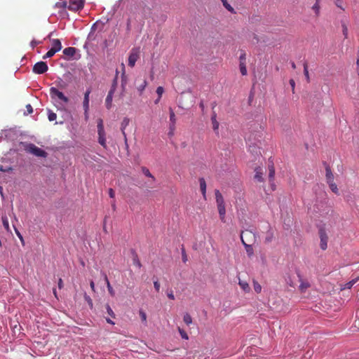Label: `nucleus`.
Masks as SVG:
<instances>
[{
    "instance_id": "nucleus-1",
    "label": "nucleus",
    "mask_w": 359,
    "mask_h": 359,
    "mask_svg": "<svg viewBox=\"0 0 359 359\" xmlns=\"http://www.w3.org/2000/svg\"><path fill=\"white\" fill-rule=\"evenodd\" d=\"M50 95L51 99L55 102L56 107L59 109L64 108L65 104L69 102L68 97L55 87H51L50 88Z\"/></svg>"
},
{
    "instance_id": "nucleus-2",
    "label": "nucleus",
    "mask_w": 359,
    "mask_h": 359,
    "mask_svg": "<svg viewBox=\"0 0 359 359\" xmlns=\"http://www.w3.org/2000/svg\"><path fill=\"white\" fill-rule=\"evenodd\" d=\"M25 150L27 152L30 153L38 157L46 158L47 156V153L44 150L41 149V148L36 147L35 144L32 143L27 144L25 146Z\"/></svg>"
},
{
    "instance_id": "nucleus-3",
    "label": "nucleus",
    "mask_w": 359,
    "mask_h": 359,
    "mask_svg": "<svg viewBox=\"0 0 359 359\" xmlns=\"http://www.w3.org/2000/svg\"><path fill=\"white\" fill-rule=\"evenodd\" d=\"M319 236L320 238V248L322 250H325L327 248L328 236H327L325 229L323 226H320L319 228Z\"/></svg>"
},
{
    "instance_id": "nucleus-4",
    "label": "nucleus",
    "mask_w": 359,
    "mask_h": 359,
    "mask_svg": "<svg viewBox=\"0 0 359 359\" xmlns=\"http://www.w3.org/2000/svg\"><path fill=\"white\" fill-rule=\"evenodd\" d=\"M48 67L45 62H38L33 67V72L35 74H41L46 72Z\"/></svg>"
},
{
    "instance_id": "nucleus-5",
    "label": "nucleus",
    "mask_w": 359,
    "mask_h": 359,
    "mask_svg": "<svg viewBox=\"0 0 359 359\" xmlns=\"http://www.w3.org/2000/svg\"><path fill=\"white\" fill-rule=\"evenodd\" d=\"M243 235H245V236H253L252 231H243L241 233V241L243 244V245L245 246V250H246V252L247 254L248 255V256H251L253 254V249H252V247L251 245H248L247 244L244 239H243Z\"/></svg>"
},
{
    "instance_id": "nucleus-6",
    "label": "nucleus",
    "mask_w": 359,
    "mask_h": 359,
    "mask_svg": "<svg viewBox=\"0 0 359 359\" xmlns=\"http://www.w3.org/2000/svg\"><path fill=\"white\" fill-rule=\"evenodd\" d=\"M85 0H69L68 8L73 11H77L83 8Z\"/></svg>"
},
{
    "instance_id": "nucleus-7",
    "label": "nucleus",
    "mask_w": 359,
    "mask_h": 359,
    "mask_svg": "<svg viewBox=\"0 0 359 359\" xmlns=\"http://www.w3.org/2000/svg\"><path fill=\"white\" fill-rule=\"evenodd\" d=\"M139 57V52L137 50L133 49L128 57V65L133 67Z\"/></svg>"
},
{
    "instance_id": "nucleus-8",
    "label": "nucleus",
    "mask_w": 359,
    "mask_h": 359,
    "mask_svg": "<svg viewBox=\"0 0 359 359\" xmlns=\"http://www.w3.org/2000/svg\"><path fill=\"white\" fill-rule=\"evenodd\" d=\"M98 142L104 148H107L106 133L104 129L97 130Z\"/></svg>"
},
{
    "instance_id": "nucleus-9",
    "label": "nucleus",
    "mask_w": 359,
    "mask_h": 359,
    "mask_svg": "<svg viewBox=\"0 0 359 359\" xmlns=\"http://www.w3.org/2000/svg\"><path fill=\"white\" fill-rule=\"evenodd\" d=\"M298 277L300 282L299 290L301 292H304L309 287H311V283L308 280L302 278L300 274H298Z\"/></svg>"
},
{
    "instance_id": "nucleus-10",
    "label": "nucleus",
    "mask_w": 359,
    "mask_h": 359,
    "mask_svg": "<svg viewBox=\"0 0 359 359\" xmlns=\"http://www.w3.org/2000/svg\"><path fill=\"white\" fill-rule=\"evenodd\" d=\"M275 176V168L273 164L269 165V180L271 187V189H275V184L273 183Z\"/></svg>"
},
{
    "instance_id": "nucleus-11",
    "label": "nucleus",
    "mask_w": 359,
    "mask_h": 359,
    "mask_svg": "<svg viewBox=\"0 0 359 359\" xmlns=\"http://www.w3.org/2000/svg\"><path fill=\"white\" fill-rule=\"evenodd\" d=\"M91 93L90 89L86 90L84 93V97L83 101V107L84 111L89 110V102H90V94Z\"/></svg>"
},
{
    "instance_id": "nucleus-12",
    "label": "nucleus",
    "mask_w": 359,
    "mask_h": 359,
    "mask_svg": "<svg viewBox=\"0 0 359 359\" xmlns=\"http://www.w3.org/2000/svg\"><path fill=\"white\" fill-rule=\"evenodd\" d=\"M51 41V49L55 50L56 53L59 52L62 46L61 41L57 39H53L50 40Z\"/></svg>"
},
{
    "instance_id": "nucleus-13",
    "label": "nucleus",
    "mask_w": 359,
    "mask_h": 359,
    "mask_svg": "<svg viewBox=\"0 0 359 359\" xmlns=\"http://www.w3.org/2000/svg\"><path fill=\"white\" fill-rule=\"evenodd\" d=\"M129 123H130V119L126 117L122 121L121 125V130L122 134L123 135L126 143H127V137H126V134L125 133V130H126V127L129 125Z\"/></svg>"
},
{
    "instance_id": "nucleus-14",
    "label": "nucleus",
    "mask_w": 359,
    "mask_h": 359,
    "mask_svg": "<svg viewBox=\"0 0 359 359\" xmlns=\"http://www.w3.org/2000/svg\"><path fill=\"white\" fill-rule=\"evenodd\" d=\"M215 194L217 206L224 205H225L224 200V198H223L222 194L220 193V191L219 190H215Z\"/></svg>"
},
{
    "instance_id": "nucleus-15",
    "label": "nucleus",
    "mask_w": 359,
    "mask_h": 359,
    "mask_svg": "<svg viewBox=\"0 0 359 359\" xmlns=\"http://www.w3.org/2000/svg\"><path fill=\"white\" fill-rule=\"evenodd\" d=\"M325 171H326L325 177H326L327 183L329 184V183L334 182V175H333L332 170L329 166H326Z\"/></svg>"
},
{
    "instance_id": "nucleus-16",
    "label": "nucleus",
    "mask_w": 359,
    "mask_h": 359,
    "mask_svg": "<svg viewBox=\"0 0 359 359\" xmlns=\"http://www.w3.org/2000/svg\"><path fill=\"white\" fill-rule=\"evenodd\" d=\"M218 212L222 222H225L226 208L225 205L217 206Z\"/></svg>"
},
{
    "instance_id": "nucleus-17",
    "label": "nucleus",
    "mask_w": 359,
    "mask_h": 359,
    "mask_svg": "<svg viewBox=\"0 0 359 359\" xmlns=\"http://www.w3.org/2000/svg\"><path fill=\"white\" fill-rule=\"evenodd\" d=\"M211 121H212V128L214 130V131L215 132H218V130H219V122L217 121V115L215 113H214L211 117Z\"/></svg>"
},
{
    "instance_id": "nucleus-18",
    "label": "nucleus",
    "mask_w": 359,
    "mask_h": 359,
    "mask_svg": "<svg viewBox=\"0 0 359 359\" xmlns=\"http://www.w3.org/2000/svg\"><path fill=\"white\" fill-rule=\"evenodd\" d=\"M255 171V179L256 180H257L258 182H262L264 180V178L262 177V175H263L262 169L261 168H257Z\"/></svg>"
},
{
    "instance_id": "nucleus-19",
    "label": "nucleus",
    "mask_w": 359,
    "mask_h": 359,
    "mask_svg": "<svg viewBox=\"0 0 359 359\" xmlns=\"http://www.w3.org/2000/svg\"><path fill=\"white\" fill-rule=\"evenodd\" d=\"M76 53V48L73 47H68L63 50V54L69 57H73Z\"/></svg>"
},
{
    "instance_id": "nucleus-20",
    "label": "nucleus",
    "mask_w": 359,
    "mask_h": 359,
    "mask_svg": "<svg viewBox=\"0 0 359 359\" xmlns=\"http://www.w3.org/2000/svg\"><path fill=\"white\" fill-rule=\"evenodd\" d=\"M359 280V277H357L349 282L346 283L344 286L341 287L342 290L351 289L354 284H355Z\"/></svg>"
},
{
    "instance_id": "nucleus-21",
    "label": "nucleus",
    "mask_w": 359,
    "mask_h": 359,
    "mask_svg": "<svg viewBox=\"0 0 359 359\" xmlns=\"http://www.w3.org/2000/svg\"><path fill=\"white\" fill-rule=\"evenodd\" d=\"M238 285H240V287L244 292H250V287L249 286V284L247 282L239 280Z\"/></svg>"
},
{
    "instance_id": "nucleus-22",
    "label": "nucleus",
    "mask_w": 359,
    "mask_h": 359,
    "mask_svg": "<svg viewBox=\"0 0 359 359\" xmlns=\"http://www.w3.org/2000/svg\"><path fill=\"white\" fill-rule=\"evenodd\" d=\"M104 280L106 282L107 287V289H108V292H109V293L110 294L111 296L114 297L115 295V292H114V289L112 288V287L111 286L110 283H109V281L108 280V278H107V275L104 274Z\"/></svg>"
},
{
    "instance_id": "nucleus-23",
    "label": "nucleus",
    "mask_w": 359,
    "mask_h": 359,
    "mask_svg": "<svg viewBox=\"0 0 359 359\" xmlns=\"http://www.w3.org/2000/svg\"><path fill=\"white\" fill-rule=\"evenodd\" d=\"M273 236H274V233H273V230L270 228L267 232H266V237H265V242L266 243H270L272 241L273 238Z\"/></svg>"
},
{
    "instance_id": "nucleus-24",
    "label": "nucleus",
    "mask_w": 359,
    "mask_h": 359,
    "mask_svg": "<svg viewBox=\"0 0 359 359\" xmlns=\"http://www.w3.org/2000/svg\"><path fill=\"white\" fill-rule=\"evenodd\" d=\"M199 181H200L201 191L202 192V194L203 195V197L205 198V194H206V183L203 178H201Z\"/></svg>"
},
{
    "instance_id": "nucleus-25",
    "label": "nucleus",
    "mask_w": 359,
    "mask_h": 359,
    "mask_svg": "<svg viewBox=\"0 0 359 359\" xmlns=\"http://www.w3.org/2000/svg\"><path fill=\"white\" fill-rule=\"evenodd\" d=\"M223 6L225 7L226 10H228L231 13H234V9L228 3L227 0H221Z\"/></svg>"
},
{
    "instance_id": "nucleus-26",
    "label": "nucleus",
    "mask_w": 359,
    "mask_h": 359,
    "mask_svg": "<svg viewBox=\"0 0 359 359\" xmlns=\"http://www.w3.org/2000/svg\"><path fill=\"white\" fill-rule=\"evenodd\" d=\"M142 171L145 176L151 178L153 181L155 180L154 177L152 175V174L150 172L148 168H147L146 167H142Z\"/></svg>"
},
{
    "instance_id": "nucleus-27",
    "label": "nucleus",
    "mask_w": 359,
    "mask_h": 359,
    "mask_svg": "<svg viewBox=\"0 0 359 359\" xmlns=\"http://www.w3.org/2000/svg\"><path fill=\"white\" fill-rule=\"evenodd\" d=\"M113 100V95H107L105 100L106 107L110 109L111 107V103Z\"/></svg>"
},
{
    "instance_id": "nucleus-28",
    "label": "nucleus",
    "mask_w": 359,
    "mask_h": 359,
    "mask_svg": "<svg viewBox=\"0 0 359 359\" xmlns=\"http://www.w3.org/2000/svg\"><path fill=\"white\" fill-rule=\"evenodd\" d=\"M183 320L187 325L192 323V318L189 313H185L184 315Z\"/></svg>"
},
{
    "instance_id": "nucleus-29",
    "label": "nucleus",
    "mask_w": 359,
    "mask_h": 359,
    "mask_svg": "<svg viewBox=\"0 0 359 359\" xmlns=\"http://www.w3.org/2000/svg\"><path fill=\"white\" fill-rule=\"evenodd\" d=\"M57 115L50 109H48V118L50 121H53L56 119Z\"/></svg>"
},
{
    "instance_id": "nucleus-30",
    "label": "nucleus",
    "mask_w": 359,
    "mask_h": 359,
    "mask_svg": "<svg viewBox=\"0 0 359 359\" xmlns=\"http://www.w3.org/2000/svg\"><path fill=\"white\" fill-rule=\"evenodd\" d=\"M2 223L6 231H10L9 222L6 216L2 217Z\"/></svg>"
},
{
    "instance_id": "nucleus-31",
    "label": "nucleus",
    "mask_w": 359,
    "mask_h": 359,
    "mask_svg": "<svg viewBox=\"0 0 359 359\" xmlns=\"http://www.w3.org/2000/svg\"><path fill=\"white\" fill-rule=\"evenodd\" d=\"M328 185L333 193H334L336 194H339V189L337 188V184L334 183V182L329 183Z\"/></svg>"
},
{
    "instance_id": "nucleus-32",
    "label": "nucleus",
    "mask_w": 359,
    "mask_h": 359,
    "mask_svg": "<svg viewBox=\"0 0 359 359\" xmlns=\"http://www.w3.org/2000/svg\"><path fill=\"white\" fill-rule=\"evenodd\" d=\"M170 123H176V116L172 108H169Z\"/></svg>"
},
{
    "instance_id": "nucleus-33",
    "label": "nucleus",
    "mask_w": 359,
    "mask_h": 359,
    "mask_svg": "<svg viewBox=\"0 0 359 359\" xmlns=\"http://www.w3.org/2000/svg\"><path fill=\"white\" fill-rule=\"evenodd\" d=\"M55 84L56 86L60 88H62V89H64L66 88V83L61 79H59L58 80H57L55 81Z\"/></svg>"
},
{
    "instance_id": "nucleus-34",
    "label": "nucleus",
    "mask_w": 359,
    "mask_h": 359,
    "mask_svg": "<svg viewBox=\"0 0 359 359\" xmlns=\"http://www.w3.org/2000/svg\"><path fill=\"white\" fill-rule=\"evenodd\" d=\"M254 290L257 293H260L262 291L261 285L256 280H253Z\"/></svg>"
},
{
    "instance_id": "nucleus-35",
    "label": "nucleus",
    "mask_w": 359,
    "mask_h": 359,
    "mask_svg": "<svg viewBox=\"0 0 359 359\" xmlns=\"http://www.w3.org/2000/svg\"><path fill=\"white\" fill-rule=\"evenodd\" d=\"M240 70L242 75H246L247 74V68L245 65V62H240Z\"/></svg>"
},
{
    "instance_id": "nucleus-36",
    "label": "nucleus",
    "mask_w": 359,
    "mask_h": 359,
    "mask_svg": "<svg viewBox=\"0 0 359 359\" xmlns=\"http://www.w3.org/2000/svg\"><path fill=\"white\" fill-rule=\"evenodd\" d=\"M56 53L55 50L53 49H50L43 56V59L46 60L47 58L53 57Z\"/></svg>"
},
{
    "instance_id": "nucleus-37",
    "label": "nucleus",
    "mask_w": 359,
    "mask_h": 359,
    "mask_svg": "<svg viewBox=\"0 0 359 359\" xmlns=\"http://www.w3.org/2000/svg\"><path fill=\"white\" fill-rule=\"evenodd\" d=\"M320 4L318 2H316L313 6H312V10L315 12L316 15H318L320 13Z\"/></svg>"
},
{
    "instance_id": "nucleus-38",
    "label": "nucleus",
    "mask_w": 359,
    "mask_h": 359,
    "mask_svg": "<svg viewBox=\"0 0 359 359\" xmlns=\"http://www.w3.org/2000/svg\"><path fill=\"white\" fill-rule=\"evenodd\" d=\"M334 4L339 8L341 9L342 11L345 10L343 0H334Z\"/></svg>"
},
{
    "instance_id": "nucleus-39",
    "label": "nucleus",
    "mask_w": 359,
    "mask_h": 359,
    "mask_svg": "<svg viewBox=\"0 0 359 359\" xmlns=\"http://www.w3.org/2000/svg\"><path fill=\"white\" fill-rule=\"evenodd\" d=\"M14 230H15V232L17 235V236L19 238V239L20 240L21 243H22V245H25V241H24V238H23V236H22V234L20 233V232L18 231V229L14 226Z\"/></svg>"
},
{
    "instance_id": "nucleus-40",
    "label": "nucleus",
    "mask_w": 359,
    "mask_h": 359,
    "mask_svg": "<svg viewBox=\"0 0 359 359\" xmlns=\"http://www.w3.org/2000/svg\"><path fill=\"white\" fill-rule=\"evenodd\" d=\"M304 76H305V77L306 79V81L308 82H309L310 78H309V74L308 66H307L306 63L304 64Z\"/></svg>"
},
{
    "instance_id": "nucleus-41",
    "label": "nucleus",
    "mask_w": 359,
    "mask_h": 359,
    "mask_svg": "<svg viewBox=\"0 0 359 359\" xmlns=\"http://www.w3.org/2000/svg\"><path fill=\"white\" fill-rule=\"evenodd\" d=\"M139 314H140V316L141 318L142 321L144 323L146 324L147 323V314H146V313L144 311H142V310H140Z\"/></svg>"
},
{
    "instance_id": "nucleus-42",
    "label": "nucleus",
    "mask_w": 359,
    "mask_h": 359,
    "mask_svg": "<svg viewBox=\"0 0 359 359\" xmlns=\"http://www.w3.org/2000/svg\"><path fill=\"white\" fill-rule=\"evenodd\" d=\"M179 333L180 334V336L182 339L187 340L189 339L188 334L185 332L184 330L181 329L180 327H178Z\"/></svg>"
},
{
    "instance_id": "nucleus-43",
    "label": "nucleus",
    "mask_w": 359,
    "mask_h": 359,
    "mask_svg": "<svg viewBox=\"0 0 359 359\" xmlns=\"http://www.w3.org/2000/svg\"><path fill=\"white\" fill-rule=\"evenodd\" d=\"M116 80L114 81V83L112 84L110 90L108 93V95H114V92L116 90Z\"/></svg>"
},
{
    "instance_id": "nucleus-44",
    "label": "nucleus",
    "mask_w": 359,
    "mask_h": 359,
    "mask_svg": "<svg viewBox=\"0 0 359 359\" xmlns=\"http://www.w3.org/2000/svg\"><path fill=\"white\" fill-rule=\"evenodd\" d=\"M133 264L139 269L142 266V264L136 255L133 258Z\"/></svg>"
},
{
    "instance_id": "nucleus-45",
    "label": "nucleus",
    "mask_w": 359,
    "mask_h": 359,
    "mask_svg": "<svg viewBox=\"0 0 359 359\" xmlns=\"http://www.w3.org/2000/svg\"><path fill=\"white\" fill-rule=\"evenodd\" d=\"M175 124L176 123H170V125H169V130H170L169 135H173L175 129Z\"/></svg>"
},
{
    "instance_id": "nucleus-46",
    "label": "nucleus",
    "mask_w": 359,
    "mask_h": 359,
    "mask_svg": "<svg viewBox=\"0 0 359 359\" xmlns=\"http://www.w3.org/2000/svg\"><path fill=\"white\" fill-rule=\"evenodd\" d=\"M97 130L104 129V128L103 121H102V118L97 119Z\"/></svg>"
},
{
    "instance_id": "nucleus-47",
    "label": "nucleus",
    "mask_w": 359,
    "mask_h": 359,
    "mask_svg": "<svg viewBox=\"0 0 359 359\" xmlns=\"http://www.w3.org/2000/svg\"><path fill=\"white\" fill-rule=\"evenodd\" d=\"M12 170H13V169L11 167H4L3 165H0V171H1V172H10Z\"/></svg>"
},
{
    "instance_id": "nucleus-48",
    "label": "nucleus",
    "mask_w": 359,
    "mask_h": 359,
    "mask_svg": "<svg viewBox=\"0 0 359 359\" xmlns=\"http://www.w3.org/2000/svg\"><path fill=\"white\" fill-rule=\"evenodd\" d=\"M342 32L345 38L348 37V27L345 24L342 25Z\"/></svg>"
},
{
    "instance_id": "nucleus-49",
    "label": "nucleus",
    "mask_w": 359,
    "mask_h": 359,
    "mask_svg": "<svg viewBox=\"0 0 359 359\" xmlns=\"http://www.w3.org/2000/svg\"><path fill=\"white\" fill-rule=\"evenodd\" d=\"M163 93H164V88L162 86H158L156 88V93L158 97H161Z\"/></svg>"
},
{
    "instance_id": "nucleus-50",
    "label": "nucleus",
    "mask_w": 359,
    "mask_h": 359,
    "mask_svg": "<svg viewBox=\"0 0 359 359\" xmlns=\"http://www.w3.org/2000/svg\"><path fill=\"white\" fill-rule=\"evenodd\" d=\"M147 85V81H146V80H144V81H143L142 84V85H140V86L138 87V90H139L140 93H142V92L145 89V88H146Z\"/></svg>"
},
{
    "instance_id": "nucleus-51",
    "label": "nucleus",
    "mask_w": 359,
    "mask_h": 359,
    "mask_svg": "<svg viewBox=\"0 0 359 359\" xmlns=\"http://www.w3.org/2000/svg\"><path fill=\"white\" fill-rule=\"evenodd\" d=\"M84 298H85V300L90 306V307H92L93 306V301H92L91 298L88 295H87L86 294H85Z\"/></svg>"
},
{
    "instance_id": "nucleus-52",
    "label": "nucleus",
    "mask_w": 359,
    "mask_h": 359,
    "mask_svg": "<svg viewBox=\"0 0 359 359\" xmlns=\"http://www.w3.org/2000/svg\"><path fill=\"white\" fill-rule=\"evenodd\" d=\"M41 42V41H36L35 39H33L31 43H30V46L32 48H34V47L39 44H40Z\"/></svg>"
},
{
    "instance_id": "nucleus-53",
    "label": "nucleus",
    "mask_w": 359,
    "mask_h": 359,
    "mask_svg": "<svg viewBox=\"0 0 359 359\" xmlns=\"http://www.w3.org/2000/svg\"><path fill=\"white\" fill-rule=\"evenodd\" d=\"M167 296L169 299H170L172 300L175 299V296H174L173 292L172 290L167 292Z\"/></svg>"
},
{
    "instance_id": "nucleus-54",
    "label": "nucleus",
    "mask_w": 359,
    "mask_h": 359,
    "mask_svg": "<svg viewBox=\"0 0 359 359\" xmlns=\"http://www.w3.org/2000/svg\"><path fill=\"white\" fill-rule=\"evenodd\" d=\"M55 6L57 7H62V8H65L67 6V2L66 1H62V2H57Z\"/></svg>"
},
{
    "instance_id": "nucleus-55",
    "label": "nucleus",
    "mask_w": 359,
    "mask_h": 359,
    "mask_svg": "<svg viewBox=\"0 0 359 359\" xmlns=\"http://www.w3.org/2000/svg\"><path fill=\"white\" fill-rule=\"evenodd\" d=\"M107 313H108V314L109 316H111L112 317L114 316V313L112 309H111V307L109 305L107 306Z\"/></svg>"
},
{
    "instance_id": "nucleus-56",
    "label": "nucleus",
    "mask_w": 359,
    "mask_h": 359,
    "mask_svg": "<svg viewBox=\"0 0 359 359\" xmlns=\"http://www.w3.org/2000/svg\"><path fill=\"white\" fill-rule=\"evenodd\" d=\"M154 288L155 290L158 292L159 290H160V283H158V280H156L154 282Z\"/></svg>"
},
{
    "instance_id": "nucleus-57",
    "label": "nucleus",
    "mask_w": 359,
    "mask_h": 359,
    "mask_svg": "<svg viewBox=\"0 0 359 359\" xmlns=\"http://www.w3.org/2000/svg\"><path fill=\"white\" fill-rule=\"evenodd\" d=\"M245 59H246L245 53H243L240 55V57H239L240 62H245Z\"/></svg>"
},
{
    "instance_id": "nucleus-58",
    "label": "nucleus",
    "mask_w": 359,
    "mask_h": 359,
    "mask_svg": "<svg viewBox=\"0 0 359 359\" xmlns=\"http://www.w3.org/2000/svg\"><path fill=\"white\" fill-rule=\"evenodd\" d=\"M182 261H183V262L185 263L187 261V257L185 250L184 249H182Z\"/></svg>"
},
{
    "instance_id": "nucleus-59",
    "label": "nucleus",
    "mask_w": 359,
    "mask_h": 359,
    "mask_svg": "<svg viewBox=\"0 0 359 359\" xmlns=\"http://www.w3.org/2000/svg\"><path fill=\"white\" fill-rule=\"evenodd\" d=\"M26 109L29 114H32L33 112V108L31 106V104H27Z\"/></svg>"
},
{
    "instance_id": "nucleus-60",
    "label": "nucleus",
    "mask_w": 359,
    "mask_h": 359,
    "mask_svg": "<svg viewBox=\"0 0 359 359\" xmlns=\"http://www.w3.org/2000/svg\"><path fill=\"white\" fill-rule=\"evenodd\" d=\"M109 195L110 198H114L115 196V193L112 189H109Z\"/></svg>"
},
{
    "instance_id": "nucleus-61",
    "label": "nucleus",
    "mask_w": 359,
    "mask_h": 359,
    "mask_svg": "<svg viewBox=\"0 0 359 359\" xmlns=\"http://www.w3.org/2000/svg\"><path fill=\"white\" fill-rule=\"evenodd\" d=\"M63 286L62 280L61 278L59 279L58 281V287L61 289Z\"/></svg>"
},
{
    "instance_id": "nucleus-62",
    "label": "nucleus",
    "mask_w": 359,
    "mask_h": 359,
    "mask_svg": "<svg viewBox=\"0 0 359 359\" xmlns=\"http://www.w3.org/2000/svg\"><path fill=\"white\" fill-rule=\"evenodd\" d=\"M290 84L291 85L292 89L294 90V86H295V82H294V81L293 79H291L290 81Z\"/></svg>"
},
{
    "instance_id": "nucleus-63",
    "label": "nucleus",
    "mask_w": 359,
    "mask_h": 359,
    "mask_svg": "<svg viewBox=\"0 0 359 359\" xmlns=\"http://www.w3.org/2000/svg\"><path fill=\"white\" fill-rule=\"evenodd\" d=\"M90 285L91 289H92L93 291H95V283H94V282H93V280H92V281H90Z\"/></svg>"
},
{
    "instance_id": "nucleus-64",
    "label": "nucleus",
    "mask_w": 359,
    "mask_h": 359,
    "mask_svg": "<svg viewBox=\"0 0 359 359\" xmlns=\"http://www.w3.org/2000/svg\"><path fill=\"white\" fill-rule=\"evenodd\" d=\"M356 64H357L358 68H359V51L358 52V59H357Z\"/></svg>"
}]
</instances>
